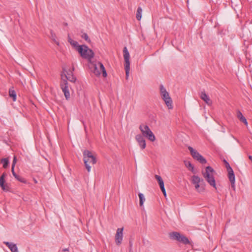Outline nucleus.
<instances>
[{
	"mask_svg": "<svg viewBox=\"0 0 252 252\" xmlns=\"http://www.w3.org/2000/svg\"><path fill=\"white\" fill-rule=\"evenodd\" d=\"M90 62L89 67L94 74L97 76H99L101 73L104 77L107 75L106 71L103 64L100 62Z\"/></svg>",
	"mask_w": 252,
	"mask_h": 252,
	"instance_id": "obj_1",
	"label": "nucleus"
},
{
	"mask_svg": "<svg viewBox=\"0 0 252 252\" xmlns=\"http://www.w3.org/2000/svg\"><path fill=\"white\" fill-rule=\"evenodd\" d=\"M203 177L210 184V186L215 188L216 189V181L214 177L215 171L211 166H207L205 171L202 172Z\"/></svg>",
	"mask_w": 252,
	"mask_h": 252,
	"instance_id": "obj_2",
	"label": "nucleus"
},
{
	"mask_svg": "<svg viewBox=\"0 0 252 252\" xmlns=\"http://www.w3.org/2000/svg\"><path fill=\"white\" fill-rule=\"evenodd\" d=\"M83 159L85 167L89 172L91 171V166L90 164H94L96 163L95 158L93 156L92 152L88 150H85L83 152Z\"/></svg>",
	"mask_w": 252,
	"mask_h": 252,
	"instance_id": "obj_3",
	"label": "nucleus"
},
{
	"mask_svg": "<svg viewBox=\"0 0 252 252\" xmlns=\"http://www.w3.org/2000/svg\"><path fill=\"white\" fill-rule=\"evenodd\" d=\"M139 128L141 132V134L144 137L147 138L151 142L156 140V137L150 129L149 127L145 124H141L139 126Z\"/></svg>",
	"mask_w": 252,
	"mask_h": 252,
	"instance_id": "obj_4",
	"label": "nucleus"
},
{
	"mask_svg": "<svg viewBox=\"0 0 252 252\" xmlns=\"http://www.w3.org/2000/svg\"><path fill=\"white\" fill-rule=\"evenodd\" d=\"M78 52L82 58L87 59L89 62L94 57V52L85 45L78 46Z\"/></svg>",
	"mask_w": 252,
	"mask_h": 252,
	"instance_id": "obj_5",
	"label": "nucleus"
},
{
	"mask_svg": "<svg viewBox=\"0 0 252 252\" xmlns=\"http://www.w3.org/2000/svg\"><path fill=\"white\" fill-rule=\"evenodd\" d=\"M160 94L162 99L165 102L166 106L169 109L173 108L172 100L170 97L168 92L166 91V89L162 85H160L159 87Z\"/></svg>",
	"mask_w": 252,
	"mask_h": 252,
	"instance_id": "obj_6",
	"label": "nucleus"
},
{
	"mask_svg": "<svg viewBox=\"0 0 252 252\" xmlns=\"http://www.w3.org/2000/svg\"><path fill=\"white\" fill-rule=\"evenodd\" d=\"M123 53L125 60V69L126 70V79H127L129 76V72L130 70V55L126 47L124 48Z\"/></svg>",
	"mask_w": 252,
	"mask_h": 252,
	"instance_id": "obj_7",
	"label": "nucleus"
},
{
	"mask_svg": "<svg viewBox=\"0 0 252 252\" xmlns=\"http://www.w3.org/2000/svg\"><path fill=\"white\" fill-rule=\"evenodd\" d=\"M170 238L174 240H177L184 244H189L188 238L177 232H173L169 234Z\"/></svg>",
	"mask_w": 252,
	"mask_h": 252,
	"instance_id": "obj_8",
	"label": "nucleus"
},
{
	"mask_svg": "<svg viewBox=\"0 0 252 252\" xmlns=\"http://www.w3.org/2000/svg\"><path fill=\"white\" fill-rule=\"evenodd\" d=\"M188 149L194 159L198 161L201 164H205L206 163V160L196 150L190 146L188 147Z\"/></svg>",
	"mask_w": 252,
	"mask_h": 252,
	"instance_id": "obj_9",
	"label": "nucleus"
},
{
	"mask_svg": "<svg viewBox=\"0 0 252 252\" xmlns=\"http://www.w3.org/2000/svg\"><path fill=\"white\" fill-rule=\"evenodd\" d=\"M62 80L61 81L60 86L63 92L65 98L68 100L70 98V93L68 89V83L67 81L63 78V74H61Z\"/></svg>",
	"mask_w": 252,
	"mask_h": 252,
	"instance_id": "obj_10",
	"label": "nucleus"
},
{
	"mask_svg": "<svg viewBox=\"0 0 252 252\" xmlns=\"http://www.w3.org/2000/svg\"><path fill=\"white\" fill-rule=\"evenodd\" d=\"M62 74H63V78L66 81L68 80L71 82H75L76 80L71 70L67 71L64 68H63V71Z\"/></svg>",
	"mask_w": 252,
	"mask_h": 252,
	"instance_id": "obj_11",
	"label": "nucleus"
},
{
	"mask_svg": "<svg viewBox=\"0 0 252 252\" xmlns=\"http://www.w3.org/2000/svg\"><path fill=\"white\" fill-rule=\"evenodd\" d=\"M124 228H119L117 229L115 235V242L117 245L120 246L122 244L123 238Z\"/></svg>",
	"mask_w": 252,
	"mask_h": 252,
	"instance_id": "obj_12",
	"label": "nucleus"
},
{
	"mask_svg": "<svg viewBox=\"0 0 252 252\" xmlns=\"http://www.w3.org/2000/svg\"><path fill=\"white\" fill-rule=\"evenodd\" d=\"M135 138L141 149L142 150L144 149L146 146V141L144 137H143L141 134H138L135 136Z\"/></svg>",
	"mask_w": 252,
	"mask_h": 252,
	"instance_id": "obj_13",
	"label": "nucleus"
},
{
	"mask_svg": "<svg viewBox=\"0 0 252 252\" xmlns=\"http://www.w3.org/2000/svg\"><path fill=\"white\" fill-rule=\"evenodd\" d=\"M227 171L228 174V178L231 183V187L233 189H235V178L233 169L228 170Z\"/></svg>",
	"mask_w": 252,
	"mask_h": 252,
	"instance_id": "obj_14",
	"label": "nucleus"
},
{
	"mask_svg": "<svg viewBox=\"0 0 252 252\" xmlns=\"http://www.w3.org/2000/svg\"><path fill=\"white\" fill-rule=\"evenodd\" d=\"M200 97L208 105L210 106L212 105V100L205 92H201Z\"/></svg>",
	"mask_w": 252,
	"mask_h": 252,
	"instance_id": "obj_15",
	"label": "nucleus"
},
{
	"mask_svg": "<svg viewBox=\"0 0 252 252\" xmlns=\"http://www.w3.org/2000/svg\"><path fill=\"white\" fill-rule=\"evenodd\" d=\"M4 244L10 250L11 252H18V248L16 244L8 242H4Z\"/></svg>",
	"mask_w": 252,
	"mask_h": 252,
	"instance_id": "obj_16",
	"label": "nucleus"
},
{
	"mask_svg": "<svg viewBox=\"0 0 252 252\" xmlns=\"http://www.w3.org/2000/svg\"><path fill=\"white\" fill-rule=\"evenodd\" d=\"M237 117L241 122L243 123L246 126H248V122L247 119L243 115L242 113L240 111H238L237 112Z\"/></svg>",
	"mask_w": 252,
	"mask_h": 252,
	"instance_id": "obj_17",
	"label": "nucleus"
},
{
	"mask_svg": "<svg viewBox=\"0 0 252 252\" xmlns=\"http://www.w3.org/2000/svg\"><path fill=\"white\" fill-rule=\"evenodd\" d=\"M191 182L195 185L196 184H200L201 182L204 183L203 180L201 179L197 176L194 175L191 178Z\"/></svg>",
	"mask_w": 252,
	"mask_h": 252,
	"instance_id": "obj_18",
	"label": "nucleus"
},
{
	"mask_svg": "<svg viewBox=\"0 0 252 252\" xmlns=\"http://www.w3.org/2000/svg\"><path fill=\"white\" fill-rule=\"evenodd\" d=\"M195 189L199 192H203L204 190V184L201 182L200 184L194 185Z\"/></svg>",
	"mask_w": 252,
	"mask_h": 252,
	"instance_id": "obj_19",
	"label": "nucleus"
},
{
	"mask_svg": "<svg viewBox=\"0 0 252 252\" xmlns=\"http://www.w3.org/2000/svg\"><path fill=\"white\" fill-rule=\"evenodd\" d=\"M155 178L158 181V184H159V186L160 189L164 188V182H163V181L161 177L159 175H156Z\"/></svg>",
	"mask_w": 252,
	"mask_h": 252,
	"instance_id": "obj_20",
	"label": "nucleus"
},
{
	"mask_svg": "<svg viewBox=\"0 0 252 252\" xmlns=\"http://www.w3.org/2000/svg\"><path fill=\"white\" fill-rule=\"evenodd\" d=\"M185 166L189 169V170H190L192 172L194 173V167L191 163V162L189 161H184Z\"/></svg>",
	"mask_w": 252,
	"mask_h": 252,
	"instance_id": "obj_21",
	"label": "nucleus"
},
{
	"mask_svg": "<svg viewBox=\"0 0 252 252\" xmlns=\"http://www.w3.org/2000/svg\"><path fill=\"white\" fill-rule=\"evenodd\" d=\"M9 95L10 97L12 98V99L14 101H15L16 99V94L15 91L12 89H10L9 90Z\"/></svg>",
	"mask_w": 252,
	"mask_h": 252,
	"instance_id": "obj_22",
	"label": "nucleus"
},
{
	"mask_svg": "<svg viewBox=\"0 0 252 252\" xmlns=\"http://www.w3.org/2000/svg\"><path fill=\"white\" fill-rule=\"evenodd\" d=\"M142 9L141 7H139L137 8V12H136V18L138 20L140 21L142 17Z\"/></svg>",
	"mask_w": 252,
	"mask_h": 252,
	"instance_id": "obj_23",
	"label": "nucleus"
},
{
	"mask_svg": "<svg viewBox=\"0 0 252 252\" xmlns=\"http://www.w3.org/2000/svg\"><path fill=\"white\" fill-rule=\"evenodd\" d=\"M138 196L139 197V205L140 206H142L143 205L144 202L145 200V198L144 197V195L141 193H138Z\"/></svg>",
	"mask_w": 252,
	"mask_h": 252,
	"instance_id": "obj_24",
	"label": "nucleus"
},
{
	"mask_svg": "<svg viewBox=\"0 0 252 252\" xmlns=\"http://www.w3.org/2000/svg\"><path fill=\"white\" fill-rule=\"evenodd\" d=\"M51 38L57 45H59V42L56 40V34L52 31H51Z\"/></svg>",
	"mask_w": 252,
	"mask_h": 252,
	"instance_id": "obj_25",
	"label": "nucleus"
},
{
	"mask_svg": "<svg viewBox=\"0 0 252 252\" xmlns=\"http://www.w3.org/2000/svg\"><path fill=\"white\" fill-rule=\"evenodd\" d=\"M70 44L75 49L76 51H78V46H81V45H79L78 42L76 41L73 40L70 43Z\"/></svg>",
	"mask_w": 252,
	"mask_h": 252,
	"instance_id": "obj_26",
	"label": "nucleus"
},
{
	"mask_svg": "<svg viewBox=\"0 0 252 252\" xmlns=\"http://www.w3.org/2000/svg\"><path fill=\"white\" fill-rule=\"evenodd\" d=\"M1 162L3 163V167L5 168L7 167L8 164V163H9V161H8V159L7 158H3L1 160Z\"/></svg>",
	"mask_w": 252,
	"mask_h": 252,
	"instance_id": "obj_27",
	"label": "nucleus"
},
{
	"mask_svg": "<svg viewBox=\"0 0 252 252\" xmlns=\"http://www.w3.org/2000/svg\"><path fill=\"white\" fill-rule=\"evenodd\" d=\"M81 37H82V38L84 39L86 41H87L88 42H91V40H90L88 35H87V34L86 33H83L82 34V35H81Z\"/></svg>",
	"mask_w": 252,
	"mask_h": 252,
	"instance_id": "obj_28",
	"label": "nucleus"
},
{
	"mask_svg": "<svg viewBox=\"0 0 252 252\" xmlns=\"http://www.w3.org/2000/svg\"><path fill=\"white\" fill-rule=\"evenodd\" d=\"M3 190L4 191H8L9 190V186L7 184H4L2 186H0Z\"/></svg>",
	"mask_w": 252,
	"mask_h": 252,
	"instance_id": "obj_29",
	"label": "nucleus"
},
{
	"mask_svg": "<svg viewBox=\"0 0 252 252\" xmlns=\"http://www.w3.org/2000/svg\"><path fill=\"white\" fill-rule=\"evenodd\" d=\"M15 178L20 182L24 183H25L26 182V180L24 178L20 177L18 175L17 176V178Z\"/></svg>",
	"mask_w": 252,
	"mask_h": 252,
	"instance_id": "obj_30",
	"label": "nucleus"
},
{
	"mask_svg": "<svg viewBox=\"0 0 252 252\" xmlns=\"http://www.w3.org/2000/svg\"><path fill=\"white\" fill-rule=\"evenodd\" d=\"M224 162L225 164L226 168H227V171L232 169V168L230 167L229 163L227 162L225 160H224Z\"/></svg>",
	"mask_w": 252,
	"mask_h": 252,
	"instance_id": "obj_31",
	"label": "nucleus"
},
{
	"mask_svg": "<svg viewBox=\"0 0 252 252\" xmlns=\"http://www.w3.org/2000/svg\"><path fill=\"white\" fill-rule=\"evenodd\" d=\"M11 171H12V173L13 174V175L14 176V177L15 178H17V176H18L16 173L15 172H14V167H13V166H12V167H11Z\"/></svg>",
	"mask_w": 252,
	"mask_h": 252,
	"instance_id": "obj_32",
	"label": "nucleus"
},
{
	"mask_svg": "<svg viewBox=\"0 0 252 252\" xmlns=\"http://www.w3.org/2000/svg\"><path fill=\"white\" fill-rule=\"evenodd\" d=\"M5 183V180L2 177H0V186H2Z\"/></svg>",
	"mask_w": 252,
	"mask_h": 252,
	"instance_id": "obj_33",
	"label": "nucleus"
},
{
	"mask_svg": "<svg viewBox=\"0 0 252 252\" xmlns=\"http://www.w3.org/2000/svg\"><path fill=\"white\" fill-rule=\"evenodd\" d=\"M16 161H17L16 157V156H14V158H13L12 166H13V167H15Z\"/></svg>",
	"mask_w": 252,
	"mask_h": 252,
	"instance_id": "obj_34",
	"label": "nucleus"
},
{
	"mask_svg": "<svg viewBox=\"0 0 252 252\" xmlns=\"http://www.w3.org/2000/svg\"><path fill=\"white\" fill-rule=\"evenodd\" d=\"M160 189H161V190L162 192H163V193L164 195L165 196H166V191H165V188H161Z\"/></svg>",
	"mask_w": 252,
	"mask_h": 252,
	"instance_id": "obj_35",
	"label": "nucleus"
},
{
	"mask_svg": "<svg viewBox=\"0 0 252 252\" xmlns=\"http://www.w3.org/2000/svg\"><path fill=\"white\" fill-rule=\"evenodd\" d=\"M73 41V40H72L70 38V37L68 35V41L69 42V43L70 44L72 42V41Z\"/></svg>",
	"mask_w": 252,
	"mask_h": 252,
	"instance_id": "obj_36",
	"label": "nucleus"
},
{
	"mask_svg": "<svg viewBox=\"0 0 252 252\" xmlns=\"http://www.w3.org/2000/svg\"><path fill=\"white\" fill-rule=\"evenodd\" d=\"M6 176L5 173H3L2 175L0 176V177H2L3 179H4L5 177Z\"/></svg>",
	"mask_w": 252,
	"mask_h": 252,
	"instance_id": "obj_37",
	"label": "nucleus"
},
{
	"mask_svg": "<svg viewBox=\"0 0 252 252\" xmlns=\"http://www.w3.org/2000/svg\"><path fill=\"white\" fill-rule=\"evenodd\" d=\"M249 158L252 161V156H249Z\"/></svg>",
	"mask_w": 252,
	"mask_h": 252,
	"instance_id": "obj_38",
	"label": "nucleus"
},
{
	"mask_svg": "<svg viewBox=\"0 0 252 252\" xmlns=\"http://www.w3.org/2000/svg\"><path fill=\"white\" fill-rule=\"evenodd\" d=\"M33 181L35 184L37 183V181L35 179H33Z\"/></svg>",
	"mask_w": 252,
	"mask_h": 252,
	"instance_id": "obj_39",
	"label": "nucleus"
},
{
	"mask_svg": "<svg viewBox=\"0 0 252 252\" xmlns=\"http://www.w3.org/2000/svg\"><path fill=\"white\" fill-rule=\"evenodd\" d=\"M63 251H64V252H66V251H69V250H68V249L66 248V249H64L63 250Z\"/></svg>",
	"mask_w": 252,
	"mask_h": 252,
	"instance_id": "obj_40",
	"label": "nucleus"
}]
</instances>
